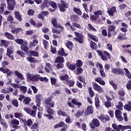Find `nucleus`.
<instances>
[{"mask_svg": "<svg viewBox=\"0 0 131 131\" xmlns=\"http://www.w3.org/2000/svg\"><path fill=\"white\" fill-rule=\"evenodd\" d=\"M52 24L55 28H52V33H56V34H61V32L64 30V27L60 25H58V22L56 18L52 19ZM57 28H59V30H57Z\"/></svg>", "mask_w": 131, "mask_h": 131, "instance_id": "obj_1", "label": "nucleus"}, {"mask_svg": "<svg viewBox=\"0 0 131 131\" xmlns=\"http://www.w3.org/2000/svg\"><path fill=\"white\" fill-rule=\"evenodd\" d=\"M52 108H53V107L47 105L46 107V111L48 114H44V116L45 117H47L49 120L53 119L54 118L53 115H55V110Z\"/></svg>", "mask_w": 131, "mask_h": 131, "instance_id": "obj_2", "label": "nucleus"}, {"mask_svg": "<svg viewBox=\"0 0 131 131\" xmlns=\"http://www.w3.org/2000/svg\"><path fill=\"white\" fill-rule=\"evenodd\" d=\"M64 62L65 59H64V57H63V56H57L55 60V63H58L56 65L57 69H62V68L64 67V64H63V63H64Z\"/></svg>", "mask_w": 131, "mask_h": 131, "instance_id": "obj_3", "label": "nucleus"}, {"mask_svg": "<svg viewBox=\"0 0 131 131\" xmlns=\"http://www.w3.org/2000/svg\"><path fill=\"white\" fill-rule=\"evenodd\" d=\"M96 52L98 55L100 56L101 59L103 61H108V58L111 59V55L106 51H103L104 55H105L106 56H105L104 55H103V53H102V51L101 50H97Z\"/></svg>", "mask_w": 131, "mask_h": 131, "instance_id": "obj_4", "label": "nucleus"}, {"mask_svg": "<svg viewBox=\"0 0 131 131\" xmlns=\"http://www.w3.org/2000/svg\"><path fill=\"white\" fill-rule=\"evenodd\" d=\"M77 99L73 98L72 99L71 101H68L67 103L69 107H71V108H74V105L77 106L78 108H80V106L82 105L81 102H79L77 101Z\"/></svg>", "mask_w": 131, "mask_h": 131, "instance_id": "obj_5", "label": "nucleus"}, {"mask_svg": "<svg viewBox=\"0 0 131 131\" xmlns=\"http://www.w3.org/2000/svg\"><path fill=\"white\" fill-rule=\"evenodd\" d=\"M74 34L75 36H76L74 37V40H75V41H77L79 43H83V41H84L83 40L84 37L83 34L80 33H78V32H75Z\"/></svg>", "mask_w": 131, "mask_h": 131, "instance_id": "obj_6", "label": "nucleus"}, {"mask_svg": "<svg viewBox=\"0 0 131 131\" xmlns=\"http://www.w3.org/2000/svg\"><path fill=\"white\" fill-rule=\"evenodd\" d=\"M100 121L98 119H93L92 122L90 123L89 125L92 129H95L96 127H99L100 125Z\"/></svg>", "mask_w": 131, "mask_h": 131, "instance_id": "obj_7", "label": "nucleus"}, {"mask_svg": "<svg viewBox=\"0 0 131 131\" xmlns=\"http://www.w3.org/2000/svg\"><path fill=\"white\" fill-rule=\"evenodd\" d=\"M7 3V9L9 11H14L16 2L15 0H6Z\"/></svg>", "mask_w": 131, "mask_h": 131, "instance_id": "obj_8", "label": "nucleus"}, {"mask_svg": "<svg viewBox=\"0 0 131 131\" xmlns=\"http://www.w3.org/2000/svg\"><path fill=\"white\" fill-rule=\"evenodd\" d=\"M20 50L26 53L27 55H29V47L27 41H25V42L20 45Z\"/></svg>", "mask_w": 131, "mask_h": 131, "instance_id": "obj_9", "label": "nucleus"}, {"mask_svg": "<svg viewBox=\"0 0 131 131\" xmlns=\"http://www.w3.org/2000/svg\"><path fill=\"white\" fill-rule=\"evenodd\" d=\"M24 110L27 114H29V115H30L32 117H35L36 116V110L30 109L29 107H25Z\"/></svg>", "mask_w": 131, "mask_h": 131, "instance_id": "obj_10", "label": "nucleus"}, {"mask_svg": "<svg viewBox=\"0 0 131 131\" xmlns=\"http://www.w3.org/2000/svg\"><path fill=\"white\" fill-rule=\"evenodd\" d=\"M61 4H59L58 8L60 12H66V9L68 8V5L63 1H60Z\"/></svg>", "mask_w": 131, "mask_h": 131, "instance_id": "obj_11", "label": "nucleus"}, {"mask_svg": "<svg viewBox=\"0 0 131 131\" xmlns=\"http://www.w3.org/2000/svg\"><path fill=\"white\" fill-rule=\"evenodd\" d=\"M53 99L52 97H48L47 99L45 100L44 103L46 105H48L49 107H52L54 108L55 107V102L52 101Z\"/></svg>", "mask_w": 131, "mask_h": 131, "instance_id": "obj_12", "label": "nucleus"}, {"mask_svg": "<svg viewBox=\"0 0 131 131\" xmlns=\"http://www.w3.org/2000/svg\"><path fill=\"white\" fill-rule=\"evenodd\" d=\"M98 119H99L101 122H103V123H106L107 121H110V117L107 115L101 114V116L98 117Z\"/></svg>", "mask_w": 131, "mask_h": 131, "instance_id": "obj_13", "label": "nucleus"}, {"mask_svg": "<svg viewBox=\"0 0 131 131\" xmlns=\"http://www.w3.org/2000/svg\"><path fill=\"white\" fill-rule=\"evenodd\" d=\"M92 86L94 91H96V92H98V93H101L104 92L102 87H101V86L99 85V84H98L96 82L92 84Z\"/></svg>", "mask_w": 131, "mask_h": 131, "instance_id": "obj_14", "label": "nucleus"}, {"mask_svg": "<svg viewBox=\"0 0 131 131\" xmlns=\"http://www.w3.org/2000/svg\"><path fill=\"white\" fill-rule=\"evenodd\" d=\"M112 73H114V74H116L117 75H119L120 74L123 75L124 74V71H123V69L120 68H113L112 69Z\"/></svg>", "mask_w": 131, "mask_h": 131, "instance_id": "obj_15", "label": "nucleus"}, {"mask_svg": "<svg viewBox=\"0 0 131 131\" xmlns=\"http://www.w3.org/2000/svg\"><path fill=\"white\" fill-rule=\"evenodd\" d=\"M94 113V106L92 105H90L87 107L86 110L85 111L84 116L91 115Z\"/></svg>", "mask_w": 131, "mask_h": 131, "instance_id": "obj_16", "label": "nucleus"}, {"mask_svg": "<svg viewBox=\"0 0 131 131\" xmlns=\"http://www.w3.org/2000/svg\"><path fill=\"white\" fill-rule=\"evenodd\" d=\"M82 6L83 9H84V10L85 11V12H86L87 13H89V12H90V13H92V12L93 11V8H94V4H91L90 5L89 10V9H88V4L86 3L83 4Z\"/></svg>", "mask_w": 131, "mask_h": 131, "instance_id": "obj_17", "label": "nucleus"}, {"mask_svg": "<svg viewBox=\"0 0 131 131\" xmlns=\"http://www.w3.org/2000/svg\"><path fill=\"white\" fill-rule=\"evenodd\" d=\"M107 13L110 16H114V13H117L116 7L113 6L111 7V8H109L108 10L107 11Z\"/></svg>", "mask_w": 131, "mask_h": 131, "instance_id": "obj_18", "label": "nucleus"}, {"mask_svg": "<svg viewBox=\"0 0 131 131\" xmlns=\"http://www.w3.org/2000/svg\"><path fill=\"white\" fill-rule=\"evenodd\" d=\"M20 121H22L24 125H27L29 127L31 126V125L33 124V122L32 121V120L30 119H29L27 121H26V119H24L23 118H21L20 119Z\"/></svg>", "mask_w": 131, "mask_h": 131, "instance_id": "obj_19", "label": "nucleus"}, {"mask_svg": "<svg viewBox=\"0 0 131 131\" xmlns=\"http://www.w3.org/2000/svg\"><path fill=\"white\" fill-rule=\"evenodd\" d=\"M0 71L3 72V73H6L7 77L10 76L11 74H13V72L10 71L9 68L5 69L4 67H2L0 68Z\"/></svg>", "mask_w": 131, "mask_h": 131, "instance_id": "obj_20", "label": "nucleus"}, {"mask_svg": "<svg viewBox=\"0 0 131 131\" xmlns=\"http://www.w3.org/2000/svg\"><path fill=\"white\" fill-rule=\"evenodd\" d=\"M42 98V95L41 94H38L36 95V105L38 107L40 106V102H41V99Z\"/></svg>", "mask_w": 131, "mask_h": 131, "instance_id": "obj_21", "label": "nucleus"}, {"mask_svg": "<svg viewBox=\"0 0 131 131\" xmlns=\"http://www.w3.org/2000/svg\"><path fill=\"white\" fill-rule=\"evenodd\" d=\"M66 65L68 68L72 71H74L76 68V64L75 63L71 64L70 62H68L66 63Z\"/></svg>", "mask_w": 131, "mask_h": 131, "instance_id": "obj_22", "label": "nucleus"}, {"mask_svg": "<svg viewBox=\"0 0 131 131\" xmlns=\"http://www.w3.org/2000/svg\"><path fill=\"white\" fill-rule=\"evenodd\" d=\"M14 14L15 19H16V20L19 22H22V20H23V19L22 18V15L20 14L19 11H14Z\"/></svg>", "mask_w": 131, "mask_h": 131, "instance_id": "obj_23", "label": "nucleus"}, {"mask_svg": "<svg viewBox=\"0 0 131 131\" xmlns=\"http://www.w3.org/2000/svg\"><path fill=\"white\" fill-rule=\"evenodd\" d=\"M63 126H65L66 128H67V124L65 123V122L61 121L58 123L54 125V128L57 129L59 128V127H63Z\"/></svg>", "mask_w": 131, "mask_h": 131, "instance_id": "obj_24", "label": "nucleus"}, {"mask_svg": "<svg viewBox=\"0 0 131 131\" xmlns=\"http://www.w3.org/2000/svg\"><path fill=\"white\" fill-rule=\"evenodd\" d=\"M57 55L58 56H60L61 57H67L68 56V54H66L65 53V50H64V48H61L57 52Z\"/></svg>", "mask_w": 131, "mask_h": 131, "instance_id": "obj_25", "label": "nucleus"}, {"mask_svg": "<svg viewBox=\"0 0 131 131\" xmlns=\"http://www.w3.org/2000/svg\"><path fill=\"white\" fill-rule=\"evenodd\" d=\"M28 78L31 81H38V76L37 75H32L31 74L28 75Z\"/></svg>", "mask_w": 131, "mask_h": 131, "instance_id": "obj_26", "label": "nucleus"}, {"mask_svg": "<svg viewBox=\"0 0 131 131\" xmlns=\"http://www.w3.org/2000/svg\"><path fill=\"white\" fill-rule=\"evenodd\" d=\"M4 36L7 39H10V40H14L15 39V37L12 34L6 32L4 33Z\"/></svg>", "mask_w": 131, "mask_h": 131, "instance_id": "obj_27", "label": "nucleus"}, {"mask_svg": "<svg viewBox=\"0 0 131 131\" xmlns=\"http://www.w3.org/2000/svg\"><path fill=\"white\" fill-rule=\"evenodd\" d=\"M70 20L71 22H74L75 23L79 21V17L77 15H72L70 16Z\"/></svg>", "mask_w": 131, "mask_h": 131, "instance_id": "obj_28", "label": "nucleus"}, {"mask_svg": "<svg viewBox=\"0 0 131 131\" xmlns=\"http://www.w3.org/2000/svg\"><path fill=\"white\" fill-rule=\"evenodd\" d=\"M14 74L18 77V78H19V79H21V80H24L25 78H24V76H23V74H22L21 73L19 72L18 71H14Z\"/></svg>", "mask_w": 131, "mask_h": 131, "instance_id": "obj_29", "label": "nucleus"}, {"mask_svg": "<svg viewBox=\"0 0 131 131\" xmlns=\"http://www.w3.org/2000/svg\"><path fill=\"white\" fill-rule=\"evenodd\" d=\"M95 81L98 82V83H100L101 85H105V84H106V82H105V81L103 80V79L101 77L96 78L95 79Z\"/></svg>", "mask_w": 131, "mask_h": 131, "instance_id": "obj_30", "label": "nucleus"}, {"mask_svg": "<svg viewBox=\"0 0 131 131\" xmlns=\"http://www.w3.org/2000/svg\"><path fill=\"white\" fill-rule=\"evenodd\" d=\"M124 109L128 112H131V101H128L127 104L124 105Z\"/></svg>", "mask_w": 131, "mask_h": 131, "instance_id": "obj_31", "label": "nucleus"}, {"mask_svg": "<svg viewBox=\"0 0 131 131\" xmlns=\"http://www.w3.org/2000/svg\"><path fill=\"white\" fill-rule=\"evenodd\" d=\"M73 12H74V13H76V14H77V15H78L79 16H81V15H82L81 10L77 7H73Z\"/></svg>", "mask_w": 131, "mask_h": 131, "instance_id": "obj_32", "label": "nucleus"}, {"mask_svg": "<svg viewBox=\"0 0 131 131\" xmlns=\"http://www.w3.org/2000/svg\"><path fill=\"white\" fill-rule=\"evenodd\" d=\"M88 93L91 98H94L95 96V92L93 90V88H92V86L88 87Z\"/></svg>", "mask_w": 131, "mask_h": 131, "instance_id": "obj_33", "label": "nucleus"}, {"mask_svg": "<svg viewBox=\"0 0 131 131\" xmlns=\"http://www.w3.org/2000/svg\"><path fill=\"white\" fill-rule=\"evenodd\" d=\"M66 84L69 86V88H72L74 86V84H75V81L74 80H68L66 82Z\"/></svg>", "mask_w": 131, "mask_h": 131, "instance_id": "obj_34", "label": "nucleus"}, {"mask_svg": "<svg viewBox=\"0 0 131 131\" xmlns=\"http://www.w3.org/2000/svg\"><path fill=\"white\" fill-rule=\"evenodd\" d=\"M118 127L121 128V131L125 130V129H131V126L128 125L127 126H123L122 125H119Z\"/></svg>", "mask_w": 131, "mask_h": 131, "instance_id": "obj_35", "label": "nucleus"}, {"mask_svg": "<svg viewBox=\"0 0 131 131\" xmlns=\"http://www.w3.org/2000/svg\"><path fill=\"white\" fill-rule=\"evenodd\" d=\"M88 36L91 38V39H92L94 41H96V42H98L99 41V39L96 36L88 33Z\"/></svg>", "mask_w": 131, "mask_h": 131, "instance_id": "obj_36", "label": "nucleus"}, {"mask_svg": "<svg viewBox=\"0 0 131 131\" xmlns=\"http://www.w3.org/2000/svg\"><path fill=\"white\" fill-rule=\"evenodd\" d=\"M20 31H23V29L21 28H16L14 30H11V33H12V34H15H15H18V33H19Z\"/></svg>", "mask_w": 131, "mask_h": 131, "instance_id": "obj_37", "label": "nucleus"}, {"mask_svg": "<svg viewBox=\"0 0 131 131\" xmlns=\"http://www.w3.org/2000/svg\"><path fill=\"white\" fill-rule=\"evenodd\" d=\"M66 46L70 51H72L73 48V43H72V42L68 41L67 42Z\"/></svg>", "mask_w": 131, "mask_h": 131, "instance_id": "obj_38", "label": "nucleus"}, {"mask_svg": "<svg viewBox=\"0 0 131 131\" xmlns=\"http://www.w3.org/2000/svg\"><path fill=\"white\" fill-rule=\"evenodd\" d=\"M50 2L49 0H43L42 4L41 5V6L43 9H45V8H48L49 7V5Z\"/></svg>", "mask_w": 131, "mask_h": 131, "instance_id": "obj_39", "label": "nucleus"}, {"mask_svg": "<svg viewBox=\"0 0 131 131\" xmlns=\"http://www.w3.org/2000/svg\"><path fill=\"white\" fill-rule=\"evenodd\" d=\"M1 46H4V48H8V45H10V42L6 40H1Z\"/></svg>", "mask_w": 131, "mask_h": 131, "instance_id": "obj_40", "label": "nucleus"}, {"mask_svg": "<svg viewBox=\"0 0 131 131\" xmlns=\"http://www.w3.org/2000/svg\"><path fill=\"white\" fill-rule=\"evenodd\" d=\"M30 102H31V98L28 97H26L23 100V103L25 105H29Z\"/></svg>", "mask_w": 131, "mask_h": 131, "instance_id": "obj_41", "label": "nucleus"}, {"mask_svg": "<svg viewBox=\"0 0 131 131\" xmlns=\"http://www.w3.org/2000/svg\"><path fill=\"white\" fill-rule=\"evenodd\" d=\"M95 104L96 108L100 107V98H99V97H95Z\"/></svg>", "mask_w": 131, "mask_h": 131, "instance_id": "obj_42", "label": "nucleus"}, {"mask_svg": "<svg viewBox=\"0 0 131 131\" xmlns=\"http://www.w3.org/2000/svg\"><path fill=\"white\" fill-rule=\"evenodd\" d=\"M97 43L94 42V41L91 40L90 41V48L92 49V50H97Z\"/></svg>", "mask_w": 131, "mask_h": 131, "instance_id": "obj_43", "label": "nucleus"}, {"mask_svg": "<svg viewBox=\"0 0 131 131\" xmlns=\"http://www.w3.org/2000/svg\"><path fill=\"white\" fill-rule=\"evenodd\" d=\"M7 8V5L6 3H2L0 5V13L3 14L4 13V11H5L4 9Z\"/></svg>", "mask_w": 131, "mask_h": 131, "instance_id": "obj_44", "label": "nucleus"}, {"mask_svg": "<svg viewBox=\"0 0 131 131\" xmlns=\"http://www.w3.org/2000/svg\"><path fill=\"white\" fill-rule=\"evenodd\" d=\"M57 114H58V115L63 116V117L67 116V113H66V112L62 111V110H58L57 111Z\"/></svg>", "mask_w": 131, "mask_h": 131, "instance_id": "obj_45", "label": "nucleus"}, {"mask_svg": "<svg viewBox=\"0 0 131 131\" xmlns=\"http://www.w3.org/2000/svg\"><path fill=\"white\" fill-rule=\"evenodd\" d=\"M83 113H84V110H83L82 111H78L75 114V116H76V117H78V118H79V117H80V116H82L83 115Z\"/></svg>", "mask_w": 131, "mask_h": 131, "instance_id": "obj_46", "label": "nucleus"}, {"mask_svg": "<svg viewBox=\"0 0 131 131\" xmlns=\"http://www.w3.org/2000/svg\"><path fill=\"white\" fill-rule=\"evenodd\" d=\"M60 79L62 81L66 80L67 82V81L69 79V76L66 74L64 75L61 76L60 77Z\"/></svg>", "mask_w": 131, "mask_h": 131, "instance_id": "obj_47", "label": "nucleus"}, {"mask_svg": "<svg viewBox=\"0 0 131 131\" xmlns=\"http://www.w3.org/2000/svg\"><path fill=\"white\" fill-rule=\"evenodd\" d=\"M83 65V63H82V60L80 59H78L77 60L76 63V66L77 68H80L81 67H82Z\"/></svg>", "mask_w": 131, "mask_h": 131, "instance_id": "obj_48", "label": "nucleus"}, {"mask_svg": "<svg viewBox=\"0 0 131 131\" xmlns=\"http://www.w3.org/2000/svg\"><path fill=\"white\" fill-rule=\"evenodd\" d=\"M29 54H30V56L31 57L34 56V57H38V52L37 51H29Z\"/></svg>", "mask_w": 131, "mask_h": 131, "instance_id": "obj_49", "label": "nucleus"}, {"mask_svg": "<svg viewBox=\"0 0 131 131\" xmlns=\"http://www.w3.org/2000/svg\"><path fill=\"white\" fill-rule=\"evenodd\" d=\"M124 70L125 72V76L128 77L129 79H131V73L126 68H124Z\"/></svg>", "mask_w": 131, "mask_h": 131, "instance_id": "obj_50", "label": "nucleus"}, {"mask_svg": "<svg viewBox=\"0 0 131 131\" xmlns=\"http://www.w3.org/2000/svg\"><path fill=\"white\" fill-rule=\"evenodd\" d=\"M16 54H17V55H19V56H20L21 58H25V53L22 51V50L17 51Z\"/></svg>", "mask_w": 131, "mask_h": 131, "instance_id": "obj_51", "label": "nucleus"}, {"mask_svg": "<svg viewBox=\"0 0 131 131\" xmlns=\"http://www.w3.org/2000/svg\"><path fill=\"white\" fill-rule=\"evenodd\" d=\"M0 123L2 125H3L5 128H8L9 125H8V124L7 122H6V121L4 119L0 120Z\"/></svg>", "mask_w": 131, "mask_h": 131, "instance_id": "obj_52", "label": "nucleus"}, {"mask_svg": "<svg viewBox=\"0 0 131 131\" xmlns=\"http://www.w3.org/2000/svg\"><path fill=\"white\" fill-rule=\"evenodd\" d=\"M109 83H110V84H111V85H112V86L115 91L117 90V84H115V83H114V81L111 80L109 81Z\"/></svg>", "mask_w": 131, "mask_h": 131, "instance_id": "obj_53", "label": "nucleus"}, {"mask_svg": "<svg viewBox=\"0 0 131 131\" xmlns=\"http://www.w3.org/2000/svg\"><path fill=\"white\" fill-rule=\"evenodd\" d=\"M15 42L18 45H23L25 42V41L23 40V39L17 38L15 40Z\"/></svg>", "mask_w": 131, "mask_h": 131, "instance_id": "obj_54", "label": "nucleus"}, {"mask_svg": "<svg viewBox=\"0 0 131 131\" xmlns=\"http://www.w3.org/2000/svg\"><path fill=\"white\" fill-rule=\"evenodd\" d=\"M76 71L77 72L76 75H79L80 74H82V73L83 72V70L81 68H77Z\"/></svg>", "mask_w": 131, "mask_h": 131, "instance_id": "obj_55", "label": "nucleus"}, {"mask_svg": "<svg viewBox=\"0 0 131 131\" xmlns=\"http://www.w3.org/2000/svg\"><path fill=\"white\" fill-rule=\"evenodd\" d=\"M19 90L21 92H23V94H26V92H27V87L25 86H19Z\"/></svg>", "mask_w": 131, "mask_h": 131, "instance_id": "obj_56", "label": "nucleus"}, {"mask_svg": "<svg viewBox=\"0 0 131 131\" xmlns=\"http://www.w3.org/2000/svg\"><path fill=\"white\" fill-rule=\"evenodd\" d=\"M12 105L16 107V108L19 106V103H18V100L16 99H14L12 100Z\"/></svg>", "mask_w": 131, "mask_h": 131, "instance_id": "obj_57", "label": "nucleus"}, {"mask_svg": "<svg viewBox=\"0 0 131 131\" xmlns=\"http://www.w3.org/2000/svg\"><path fill=\"white\" fill-rule=\"evenodd\" d=\"M49 6H51L53 9H57V4L53 1H50L49 2Z\"/></svg>", "mask_w": 131, "mask_h": 131, "instance_id": "obj_58", "label": "nucleus"}, {"mask_svg": "<svg viewBox=\"0 0 131 131\" xmlns=\"http://www.w3.org/2000/svg\"><path fill=\"white\" fill-rule=\"evenodd\" d=\"M77 78L80 82H82L84 84H86V83L85 82V78L82 77L81 76H78Z\"/></svg>", "mask_w": 131, "mask_h": 131, "instance_id": "obj_59", "label": "nucleus"}, {"mask_svg": "<svg viewBox=\"0 0 131 131\" xmlns=\"http://www.w3.org/2000/svg\"><path fill=\"white\" fill-rule=\"evenodd\" d=\"M122 107H123V103L121 101H119L118 105H116V108L119 110H122Z\"/></svg>", "mask_w": 131, "mask_h": 131, "instance_id": "obj_60", "label": "nucleus"}, {"mask_svg": "<svg viewBox=\"0 0 131 131\" xmlns=\"http://www.w3.org/2000/svg\"><path fill=\"white\" fill-rule=\"evenodd\" d=\"M14 53V50L12 49V48L8 47L7 48V53L6 54L7 56H10V55H12Z\"/></svg>", "mask_w": 131, "mask_h": 131, "instance_id": "obj_61", "label": "nucleus"}, {"mask_svg": "<svg viewBox=\"0 0 131 131\" xmlns=\"http://www.w3.org/2000/svg\"><path fill=\"white\" fill-rule=\"evenodd\" d=\"M103 104L106 108H110L112 106V105H111V102L110 101H104L103 102Z\"/></svg>", "mask_w": 131, "mask_h": 131, "instance_id": "obj_62", "label": "nucleus"}, {"mask_svg": "<svg viewBox=\"0 0 131 131\" xmlns=\"http://www.w3.org/2000/svg\"><path fill=\"white\" fill-rule=\"evenodd\" d=\"M42 43L44 46V49L47 50L49 48V42L47 40H43Z\"/></svg>", "mask_w": 131, "mask_h": 131, "instance_id": "obj_63", "label": "nucleus"}, {"mask_svg": "<svg viewBox=\"0 0 131 131\" xmlns=\"http://www.w3.org/2000/svg\"><path fill=\"white\" fill-rule=\"evenodd\" d=\"M14 117H15V118H19V119H20V118L23 117V115L20 113H14Z\"/></svg>", "mask_w": 131, "mask_h": 131, "instance_id": "obj_64", "label": "nucleus"}]
</instances>
